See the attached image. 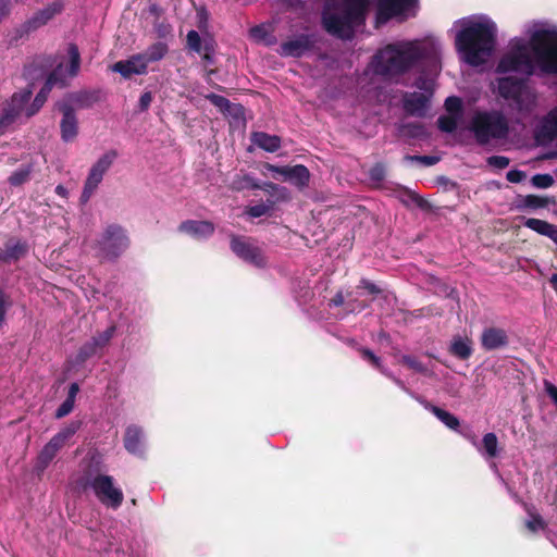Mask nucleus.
I'll use <instances>...</instances> for the list:
<instances>
[{"label":"nucleus","instance_id":"5fc2aeb1","mask_svg":"<svg viewBox=\"0 0 557 557\" xmlns=\"http://www.w3.org/2000/svg\"><path fill=\"white\" fill-rule=\"evenodd\" d=\"M60 67H61V65H59L58 69H55V70L47 72V74L45 75L46 79H45L44 86H48V89H50V90H52V88L57 84H60L61 86L64 85V81L59 71Z\"/></svg>","mask_w":557,"mask_h":557},{"label":"nucleus","instance_id":"423d86ee","mask_svg":"<svg viewBox=\"0 0 557 557\" xmlns=\"http://www.w3.org/2000/svg\"><path fill=\"white\" fill-rule=\"evenodd\" d=\"M469 129L480 146L487 145L492 139H504L509 134L507 119L497 111L476 112L471 119Z\"/></svg>","mask_w":557,"mask_h":557},{"label":"nucleus","instance_id":"393cba45","mask_svg":"<svg viewBox=\"0 0 557 557\" xmlns=\"http://www.w3.org/2000/svg\"><path fill=\"white\" fill-rule=\"evenodd\" d=\"M250 140L258 148L268 151L276 152L282 145L281 137L277 135H271L265 132H253L251 133Z\"/></svg>","mask_w":557,"mask_h":557},{"label":"nucleus","instance_id":"7ed1b4c3","mask_svg":"<svg viewBox=\"0 0 557 557\" xmlns=\"http://www.w3.org/2000/svg\"><path fill=\"white\" fill-rule=\"evenodd\" d=\"M496 26L490 22H469L456 35L455 45L466 63L479 66L494 50Z\"/></svg>","mask_w":557,"mask_h":557},{"label":"nucleus","instance_id":"13d9d810","mask_svg":"<svg viewBox=\"0 0 557 557\" xmlns=\"http://www.w3.org/2000/svg\"><path fill=\"white\" fill-rule=\"evenodd\" d=\"M406 160L419 162L424 166H432L440 161V158L436 156H406Z\"/></svg>","mask_w":557,"mask_h":557},{"label":"nucleus","instance_id":"6e6d98bb","mask_svg":"<svg viewBox=\"0 0 557 557\" xmlns=\"http://www.w3.org/2000/svg\"><path fill=\"white\" fill-rule=\"evenodd\" d=\"M531 183L536 188H548L554 184V177L550 174H535L531 178Z\"/></svg>","mask_w":557,"mask_h":557},{"label":"nucleus","instance_id":"0eeeda50","mask_svg":"<svg viewBox=\"0 0 557 557\" xmlns=\"http://www.w3.org/2000/svg\"><path fill=\"white\" fill-rule=\"evenodd\" d=\"M131 240L126 230L120 224H109L94 244L100 260L115 261L129 247Z\"/></svg>","mask_w":557,"mask_h":557},{"label":"nucleus","instance_id":"5701e85b","mask_svg":"<svg viewBox=\"0 0 557 557\" xmlns=\"http://www.w3.org/2000/svg\"><path fill=\"white\" fill-rule=\"evenodd\" d=\"M215 226L211 221L185 220L178 225V232L194 238H208L214 234Z\"/></svg>","mask_w":557,"mask_h":557},{"label":"nucleus","instance_id":"e433bc0d","mask_svg":"<svg viewBox=\"0 0 557 557\" xmlns=\"http://www.w3.org/2000/svg\"><path fill=\"white\" fill-rule=\"evenodd\" d=\"M265 193L270 194L271 196L275 197L273 201L276 202H285L290 199V195L286 187H281L280 185L267 182L264 183L263 187H261Z\"/></svg>","mask_w":557,"mask_h":557},{"label":"nucleus","instance_id":"69168bd1","mask_svg":"<svg viewBox=\"0 0 557 557\" xmlns=\"http://www.w3.org/2000/svg\"><path fill=\"white\" fill-rule=\"evenodd\" d=\"M405 128L407 129V134L411 137H420L424 134V127L419 123H409L405 125Z\"/></svg>","mask_w":557,"mask_h":557},{"label":"nucleus","instance_id":"f704fd0d","mask_svg":"<svg viewBox=\"0 0 557 557\" xmlns=\"http://www.w3.org/2000/svg\"><path fill=\"white\" fill-rule=\"evenodd\" d=\"M50 92H51V90L48 89V86L42 85L41 89L38 91L35 99L33 100V102L26 108V116L27 117H32L39 112V110L42 108V106L47 101Z\"/></svg>","mask_w":557,"mask_h":557},{"label":"nucleus","instance_id":"aec40b11","mask_svg":"<svg viewBox=\"0 0 557 557\" xmlns=\"http://www.w3.org/2000/svg\"><path fill=\"white\" fill-rule=\"evenodd\" d=\"M53 65V58L50 55H37L29 63L24 65L23 76L33 83L44 78Z\"/></svg>","mask_w":557,"mask_h":557},{"label":"nucleus","instance_id":"a19ab883","mask_svg":"<svg viewBox=\"0 0 557 557\" xmlns=\"http://www.w3.org/2000/svg\"><path fill=\"white\" fill-rule=\"evenodd\" d=\"M81 424V421H72L52 437L64 446L65 443L79 430Z\"/></svg>","mask_w":557,"mask_h":557},{"label":"nucleus","instance_id":"7c9ffc66","mask_svg":"<svg viewBox=\"0 0 557 557\" xmlns=\"http://www.w3.org/2000/svg\"><path fill=\"white\" fill-rule=\"evenodd\" d=\"M169 52V47L163 41H157L150 45L144 52L139 53L144 60V63L148 67L149 63L158 62L162 60Z\"/></svg>","mask_w":557,"mask_h":557},{"label":"nucleus","instance_id":"c85d7f7f","mask_svg":"<svg viewBox=\"0 0 557 557\" xmlns=\"http://www.w3.org/2000/svg\"><path fill=\"white\" fill-rule=\"evenodd\" d=\"M448 350L454 357L468 360L473 354L472 341L468 337L455 336Z\"/></svg>","mask_w":557,"mask_h":557},{"label":"nucleus","instance_id":"79ce46f5","mask_svg":"<svg viewBox=\"0 0 557 557\" xmlns=\"http://www.w3.org/2000/svg\"><path fill=\"white\" fill-rule=\"evenodd\" d=\"M482 446L485 454L490 458H495L498 455V438L495 433H486L482 438Z\"/></svg>","mask_w":557,"mask_h":557},{"label":"nucleus","instance_id":"9d476101","mask_svg":"<svg viewBox=\"0 0 557 557\" xmlns=\"http://www.w3.org/2000/svg\"><path fill=\"white\" fill-rule=\"evenodd\" d=\"M98 500L106 506L116 510L124 500L123 492L114 486V479L111 475L98 474L89 483Z\"/></svg>","mask_w":557,"mask_h":557},{"label":"nucleus","instance_id":"c9c22d12","mask_svg":"<svg viewBox=\"0 0 557 557\" xmlns=\"http://www.w3.org/2000/svg\"><path fill=\"white\" fill-rule=\"evenodd\" d=\"M33 172V164L23 165L14 171L8 178L11 186L18 187L29 181Z\"/></svg>","mask_w":557,"mask_h":557},{"label":"nucleus","instance_id":"864d4df0","mask_svg":"<svg viewBox=\"0 0 557 557\" xmlns=\"http://www.w3.org/2000/svg\"><path fill=\"white\" fill-rule=\"evenodd\" d=\"M531 519L527 520L525 527L528 530H530L532 533H536L540 530H545L547 528V523L544 521V519L541 517V515L536 512L530 513Z\"/></svg>","mask_w":557,"mask_h":557},{"label":"nucleus","instance_id":"39448f33","mask_svg":"<svg viewBox=\"0 0 557 557\" xmlns=\"http://www.w3.org/2000/svg\"><path fill=\"white\" fill-rule=\"evenodd\" d=\"M496 72L499 74L517 73L527 78L536 74L537 70L530 49V40L528 42L521 39L512 41L509 50L499 59Z\"/></svg>","mask_w":557,"mask_h":557},{"label":"nucleus","instance_id":"f8f14e48","mask_svg":"<svg viewBox=\"0 0 557 557\" xmlns=\"http://www.w3.org/2000/svg\"><path fill=\"white\" fill-rule=\"evenodd\" d=\"M529 78L517 76H505L497 79L498 95L506 99L511 100L518 107L522 106L523 96L528 92Z\"/></svg>","mask_w":557,"mask_h":557},{"label":"nucleus","instance_id":"8fccbe9b","mask_svg":"<svg viewBox=\"0 0 557 557\" xmlns=\"http://www.w3.org/2000/svg\"><path fill=\"white\" fill-rule=\"evenodd\" d=\"M401 363L407 366L409 369H412L413 371L426 374L428 368L424 363H422L418 358L410 356V355H404L401 357Z\"/></svg>","mask_w":557,"mask_h":557},{"label":"nucleus","instance_id":"3c124183","mask_svg":"<svg viewBox=\"0 0 557 557\" xmlns=\"http://www.w3.org/2000/svg\"><path fill=\"white\" fill-rule=\"evenodd\" d=\"M215 53V41L212 37L203 38V50L200 53L203 61L213 63V55Z\"/></svg>","mask_w":557,"mask_h":557},{"label":"nucleus","instance_id":"dca6fc26","mask_svg":"<svg viewBox=\"0 0 557 557\" xmlns=\"http://www.w3.org/2000/svg\"><path fill=\"white\" fill-rule=\"evenodd\" d=\"M57 109L62 113L60 122L61 139L65 143L73 141L78 135V120L74 107L65 101L58 102Z\"/></svg>","mask_w":557,"mask_h":557},{"label":"nucleus","instance_id":"58836bf2","mask_svg":"<svg viewBox=\"0 0 557 557\" xmlns=\"http://www.w3.org/2000/svg\"><path fill=\"white\" fill-rule=\"evenodd\" d=\"M401 201L406 206H408L410 202H412L418 208H420L422 210H429L431 208V205L425 199H423L417 193H414V191H412V190H410L408 188H404L403 189Z\"/></svg>","mask_w":557,"mask_h":557},{"label":"nucleus","instance_id":"09e8293b","mask_svg":"<svg viewBox=\"0 0 557 557\" xmlns=\"http://www.w3.org/2000/svg\"><path fill=\"white\" fill-rule=\"evenodd\" d=\"M205 98L209 100L214 107H216L222 113L230 112L231 101L227 98L213 92L206 95Z\"/></svg>","mask_w":557,"mask_h":557},{"label":"nucleus","instance_id":"c756f323","mask_svg":"<svg viewBox=\"0 0 557 557\" xmlns=\"http://www.w3.org/2000/svg\"><path fill=\"white\" fill-rule=\"evenodd\" d=\"M63 446L53 437L42 447L37 457V467L46 469Z\"/></svg>","mask_w":557,"mask_h":557},{"label":"nucleus","instance_id":"bf43d9fd","mask_svg":"<svg viewBox=\"0 0 557 557\" xmlns=\"http://www.w3.org/2000/svg\"><path fill=\"white\" fill-rule=\"evenodd\" d=\"M487 164L496 169L503 170L510 163V159L505 156H491L486 160Z\"/></svg>","mask_w":557,"mask_h":557},{"label":"nucleus","instance_id":"680f3d73","mask_svg":"<svg viewBox=\"0 0 557 557\" xmlns=\"http://www.w3.org/2000/svg\"><path fill=\"white\" fill-rule=\"evenodd\" d=\"M75 403L65 400L59 406V408L55 410L54 417L55 419L64 418L65 416L70 414L74 408Z\"/></svg>","mask_w":557,"mask_h":557},{"label":"nucleus","instance_id":"4468645a","mask_svg":"<svg viewBox=\"0 0 557 557\" xmlns=\"http://www.w3.org/2000/svg\"><path fill=\"white\" fill-rule=\"evenodd\" d=\"M313 35L299 34L280 45L278 54L284 58H301L314 48Z\"/></svg>","mask_w":557,"mask_h":557},{"label":"nucleus","instance_id":"ddd939ff","mask_svg":"<svg viewBox=\"0 0 557 557\" xmlns=\"http://www.w3.org/2000/svg\"><path fill=\"white\" fill-rule=\"evenodd\" d=\"M416 85L418 88L425 90V92H406L403 97V107L409 115L424 116L432 91L425 87V79L422 77L418 78Z\"/></svg>","mask_w":557,"mask_h":557},{"label":"nucleus","instance_id":"4c0bfd02","mask_svg":"<svg viewBox=\"0 0 557 557\" xmlns=\"http://www.w3.org/2000/svg\"><path fill=\"white\" fill-rule=\"evenodd\" d=\"M99 350L100 348L97 346L96 342L89 339L86 343H84L78 349L76 355V361L78 363H84L85 361L97 355Z\"/></svg>","mask_w":557,"mask_h":557},{"label":"nucleus","instance_id":"c03bdc74","mask_svg":"<svg viewBox=\"0 0 557 557\" xmlns=\"http://www.w3.org/2000/svg\"><path fill=\"white\" fill-rule=\"evenodd\" d=\"M70 57L69 74L76 76L81 66V53L78 47L75 44H70L67 48Z\"/></svg>","mask_w":557,"mask_h":557},{"label":"nucleus","instance_id":"9b49d317","mask_svg":"<svg viewBox=\"0 0 557 557\" xmlns=\"http://www.w3.org/2000/svg\"><path fill=\"white\" fill-rule=\"evenodd\" d=\"M231 250L245 262L256 267L263 268L267 264L265 257L260 247L256 246L250 239L232 235L230 242Z\"/></svg>","mask_w":557,"mask_h":557},{"label":"nucleus","instance_id":"1a4fd4ad","mask_svg":"<svg viewBox=\"0 0 557 557\" xmlns=\"http://www.w3.org/2000/svg\"><path fill=\"white\" fill-rule=\"evenodd\" d=\"M34 91V84L29 83L27 87L14 92L10 101L3 107L0 113V135L11 126L24 111L26 113V104L29 102Z\"/></svg>","mask_w":557,"mask_h":557},{"label":"nucleus","instance_id":"b1692460","mask_svg":"<svg viewBox=\"0 0 557 557\" xmlns=\"http://www.w3.org/2000/svg\"><path fill=\"white\" fill-rule=\"evenodd\" d=\"M144 432L138 425H128L124 434V447L133 455L143 454Z\"/></svg>","mask_w":557,"mask_h":557},{"label":"nucleus","instance_id":"a878e982","mask_svg":"<svg viewBox=\"0 0 557 557\" xmlns=\"http://www.w3.org/2000/svg\"><path fill=\"white\" fill-rule=\"evenodd\" d=\"M101 91L98 89H83L70 95L71 104L78 109L91 108L100 101Z\"/></svg>","mask_w":557,"mask_h":557},{"label":"nucleus","instance_id":"cd10ccee","mask_svg":"<svg viewBox=\"0 0 557 557\" xmlns=\"http://www.w3.org/2000/svg\"><path fill=\"white\" fill-rule=\"evenodd\" d=\"M523 225L540 235L550 238L557 245V225L535 218L527 219Z\"/></svg>","mask_w":557,"mask_h":557},{"label":"nucleus","instance_id":"473e14b6","mask_svg":"<svg viewBox=\"0 0 557 557\" xmlns=\"http://www.w3.org/2000/svg\"><path fill=\"white\" fill-rule=\"evenodd\" d=\"M103 176L96 173L91 169L89 170V173L86 177V181L84 183L83 191L81 195V203L85 205L89 201L90 197L94 195V193L97 190L99 184L102 182Z\"/></svg>","mask_w":557,"mask_h":557},{"label":"nucleus","instance_id":"f03ea898","mask_svg":"<svg viewBox=\"0 0 557 557\" xmlns=\"http://www.w3.org/2000/svg\"><path fill=\"white\" fill-rule=\"evenodd\" d=\"M372 0H341L322 12V26L330 35L350 40L357 27L364 25Z\"/></svg>","mask_w":557,"mask_h":557},{"label":"nucleus","instance_id":"37998d69","mask_svg":"<svg viewBox=\"0 0 557 557\" xmlns=\"http://www.w3.org/2000/svg\"><path fill=\"white\" fill-rule=\"evenodd\" d=\"M275 201L268 199L267 202L247 207L246 213L251 218H260L270 213L274 208Z\"/></svg>","mask_w":557,"mask_h":557},{"label":"nucleus","instance_id":"a211bd4d","mask_svg":"<svg viewBox=\"0 0 557 557\" xmlns=\"http://www.w3.org/2000/svg\"><path fill=\"white\" fill-rule=\"evenodd\" d=\"M267 169L273 173L280 174L281 176L284 177L285 181L290 182L298 188H304L309 184L310 172L302 164H297L294 166H278L273 164H267Z\"/></svg>","mask_w":557,"mask_h":557},{"label":"nucleus","instance_id":"412c9836","mask_svg":"<svg viewBox=\"0 0 557 557\" xmlns=\"http://www.w3.org/2000/svg\"><path fill=\"white\" fill-rule=\"evenodd\" d=\"M509 344V337L504 329L491 326L481 334V346L486 351L504 348Z\"/></svg>","mask_w":557,"mask_h":557},{"label":"nucleus","instance_id":"20e7f679","mask_svg":"<svg viewBox=\"0 0 557 557\" xmlns=\"http://www.w3.org/2000/svg\"><path fill=\"white\" fill-rule=\"evenodd\" d=\"M530 49L539 75L557 76V29L541 28L530 36Z\"/></svg>","mask_w":557,"mask_h":557},{"label":"nucleus","instance_id":"6ab92c4d","mask_svg":"<svg viewBox=\"0 0 557 557\" xmlns=\"http://www.w3.org/2000/svg\"><path fill=\"white\" fill-rule=\"evenodd\" d=\"M534 137L537 143L545 144L557 139V107L552 109L536 127Z\"/></svg>","mask_w":557,"mask_h":557},{"label":"nucleus","instance_id":"f3484780","mask_svg":"<svg viewBox=\"0 0 557 557\" xmlns=\"http://www.w3.org/2000/svg\"><path fill=\"white\" fill-rule=\"evenodd\" d=\"M416 2L417 0H377L375 23H387L391 18L401 14Z\"/></svg>","mask_w":557,"mask_h":557},{"label":"nucleus","instance_id":"4d7b16f0","mask_svg":"<svg viewBox=\"0 0 557 557\" xmlns=\"http://www.w3.org/2000/svg\"><path fill=\"white\" fill-rule=\"evenodd\" d=\"M386 176V169L385 165L381 162L375 163L370 170H369V177L373 182H382L385 180Z\"/></svg>","mask_w":557,"mask_h":557},{"label":"nucleus","instance_id":"49530a36","mask_svg":"<svg viewBox=\"0 0 557 557\" xmlns=\"http://www.w3.org/2000/svg\"><path fill=\"white\" fill-rule=\"evenodd\" d=\"M115 332H116L115 324H111L103 332L98 333L97 335L92 336L90 339L92 342H96L97 346L100 349H102L110 343V341L113 338Z\"/></svg>","mask_w":557,"mask_h":557},{"label":"nucleus","instance_id":"a18cd8bd","mask_svg":"<svg viewBox=\"0 0 557 557\" xmlns=\"http://www.w3.org/2000/svg\"><path fill=\"white\" fill-rule=\"evenodd\" d=\"M186 48L193 52L200 54L203 50V38L197 30H189L186 36Z\"/></svg>","mask_w":557,"mask_h":557},{"label":"nucleus","instance_id":"603ef678","mask_svg":"<svg viewBox=\"0 0 557 557\" xmlns=\"http://www.w3.org/2000/svg\"><path fill=\"white\" fill-rule=\"evenodd\" d=\"M437 126L442 132L453 133L457 128V119L451 115H441L437 119Z\"/></svg>","mask_w":557,"mask_h":557},{"label":"nucleus","instance_id":"0e129e2a","mask_svg":"<svg viewBox=\"0 0 557 557\" xmlns=\"http://www.w3.org/2000/svg\"><path fill=\"white\" fill-rule=\"evenodd\" d=\"M250 36L257 40H264L269 36V32L264 25H256L249 30Z\"/></svg>","mask_w":557,"mask_h":557},{"label":"nucleus","instance_id":"ea45409f","mask_svg":"<svg viewBox=\"0 0 557 557\" xmlns=\"http://www.w3.org/2000/svg\"><path fill=\"white\" fill-rule=\"evenodd\" d=\"M12 295L3 286H0V327L4 324L7 312L13 306Z\"/></svg>","mask_w":557,"mask_h":557},{"label":"nucleus","instance_id":"4be33fe9","mask_svg":"<svg viewBox=\"0 0 557 557\" xmlns=\"http://www.w3.org/2000/svg\"><path fill=\"white\" fill-rule=\"evenodd\" d=\"M148 67L139 53L132 55L127 60L117 61L113 64L112 71L121 74L124 78H129L132 75H144L147 73Z\"/></svg>","mask_w":557,"mask_h":557},{"label":"nucleus","instance_id":"2f4dec72","mask_svg":"<svg viewBox=\"0 0 557 557\" xmlns=\"http://www.w3.org/2000/svg\"><path fill=\"white\" fill-rule=\"evenodd\" d=\"M425 408L430 410L448 429L453 431H458L460 426V421L455 414L430 403L425 404Z\"/></svg>","mask_w":557,"mask_h":557},{"label":"nucleus","instance_id":"6e6552de","mask_svg":"<svg viewBox=\"0 0 557 557\" xmlns=\"http://www.w3.org/2000/svg\"><path fill=\"white\" fill-rule=\"evenodd\" d=\"M64 10V2L62 0H54L47 4L45 8L36 11L28 20L13 30L11 42L28 37V35L38 28L47 25L57 15H60Z\"/></svg>","mask_w":557,"mask_h":557},{"label":"nucleus","instance_id":"f257e3e1","mask_svg":"<svg viewBox=\"0 0 557 557\" xmlns=\"http://www.w3.org/2000/svg\"><path fill=\"white\" fill-rule=\"evenodd\" d=\"M426 53V48L418 41H397L379 49L370 65L375 75L391 79L408 73Z\"/></svg>","mask_w":557,"mask_h":557},{"label":"nucleus","instance_id":"052dcab7","mask_svg":"<svg viewBox=\"0 0 557 557\" xmlns=\"http://www.w3.org/2000/svg\"><path fill=\"white\" fill-rule=\"evenodd\" d=\"M445 108L449 113H459L462 109V102L459 97L450 96L445 100Z\"/></svg>","mask_w":557,"mask_h":557},{"label":"nucleus","instance_id":"338daca9","mask_svg":"<svg viewBox=\"0 0 557 557\" xmlns=\"http://www.w3.org/2000/svg\"><path fill=\"white\" fill-rule=\"evenodd\" d=\"M359 288H364L371 295H379L382 293V289L377 287L374 283L370 282L367 278H361L358 285Z\"/></svg>","mask_w":557,"mask_h":557},{"label":"nucleus","instance_id":"de8ad7c7","mask_svg":"<svg viewBox=\"0 0 557 557\" xmlns=\"http://www.w3.org/2000/svg\"><path fill=\"white\" fill-rule=\"evenodd\" d=\"M358 351L363 360L370 362L375 369L384 373V367L382 364L381 358L377 357L371 349L360 347L358 348Z\"/></svg>","mask_w":557,"mask_h":557},{"label":"nucleus","instance_id":"774afa93","mask_svg":"<svg viewBox=\"0 0 557 557\" xmlns=\"http://www.w3.org/2000/svg\"><path fill=\"white\" fill-rule=\"evenodd\" d=\"M544 389L553 404L557 407V386L548 380H544Z\"/></svg>","mask_w":557,"mask_h":557},{"label":"nucleus","instance_id":"e2e57ef3","mask_svg":"<svg viewBox=\"0 0 557 557\" xmlns=\"http://www.w3.org/2000/svg\"><path fill=\"white\" fill-rule=\"evenodd\" d=\"M527 177V174L524 171H521V170H510L507 172L506 174V178L508 182L510 183H513V184H518V183H521L522 181H524Z\"/></svg>","mask_w":557,"mask_h":557},{"label":"nucleus","instance_id":"72a5a7b5","mask_svg":"<svg viewBox=\"0 0 557 557\" xmlns=\"http://www.w3.org/2000/svg\"><path fill=\"white\" fill-rule=\"evenodd\" d=\"M119 153L114 149H110L107 152H104L92 165L91 170L96 173L100 174L101 176H104V174L109 171V169L112 166L114 161L116 160Z\"/></svg>","mask_w":557,"mask_h":557},{"label":"nucleus","instance_id":"2eb2a0df","mask_svg":"<svg viewBox=\"0 0 557 557\" xmlns=\"http://www.w3.org/2000/svg\"><path fill=\"white\" fill-rule=\"evenodd\" d=\"M28 252L29 245L27 240L17 236H10L4 243V248L0 249V268L20 262L27 257Z\"/></svg>","mask_w":557,"mask_h":557},{"label":"nucleus","instance_id":"bb28decb","mask_svg":"<svg viewBox=\"0 0 557 557\" xmlns=\"http://www.w3.org/2000/svg\"><path fill=\"white\" fill-rule=\"evenodd\" d=\"M555 197L547 196H539V195H527L521 196L518 200L517 208L519 210H537L542 208H547L549 205H555Z\"/></svg>","mask_w":557,"mask_h":557}]
</instances>
